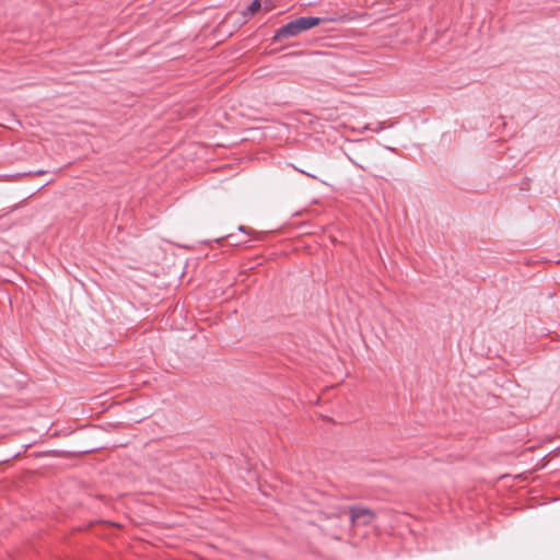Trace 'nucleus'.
I'll return each mask as SVG.
<instances>
[{
  "instance_id": "5",
  "label": "nucleus",
  "mask_w": 560,
  "mask_h": 560,
  "mask_svg": "<svg viewBox=\"0 0 560 560\" xmlns=\"http://www.w3.org/2000/svg\"><path fill=\"white\" fill-rule=\"evenodd\" d=\"M238 230H240V231H242V232H245V226L241 225V226L238 228Z\"/></svg>"
},
{
  "instance_id": "4",
  "label": "nucleus",
  "mask_w": 560,
  "mask_h": 560,
  "mask_svg": "<svg viewBox=\"0 0 560 560\" xmlns=\"http://www.w3.org/2000/svg\"><path fill=\"white\" fill-rule=\"evenodd\" d=\"M47 172L44 171V170H38V171H35L33 174L35 175H43V174H46Z\"/></svg>"
},
{
  "instance_id": "2",
  "label": "nucleus",
  "mask_w": 560,
  "mask_h": 560,
  "mask_svg": "<svg viewBox=\"0 0 560 560\" xmlns=\"http://www.w3.org/2000/svg\"><path fill=\"white\" fill-rule=\"evenodd\" d=\"M346 513L349 514L350 522L353 525H369L375 517V513L371 509L361 505H352L349 506L348 510L346 508H340L334 515L336 517H341Z\"/></svg>"
},
{
  "instance_id": "1",
  "label": "nucleus",
  "mask_w": 560,
  "mask_h": 560,
  "mask_svg": "<svg viewBox=\"0 0 560 560\" xmlns=\"http://www.w3.org/2000/svg\"><path fill=\"white\" fill-rule=\"evenodd\" d=\"M348 14H334L329 18L301 16L294 21L281 26L273 35L272 40L288 39L299 35L301 32L315 27L324 22H345L349 21Z\"/></svg>"
},
{
  "instance_id": "3",
  "label": "nucleus",
  "mask_w": 560,
  "mask_h": 560,
  "mask_svg": "<svg viewBox=\"0 0 560 560\" xmlns=\"http://www.w3.org/2000/svg\"><path fill=\"white\" fill-rule=\"evenodd\" d=\"M261 8L260 0H253L252 3L247 7V9L243 12L245 16L254 15L256 12H258Z\"/></svg>"
}]
</instances>
